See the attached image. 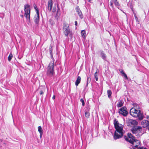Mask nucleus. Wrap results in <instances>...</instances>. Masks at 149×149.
Returning a JSON list of instances; mask_svg holds the SVG:
<instances>
[{"instance_id": "nucleus-1", "label": "nucleus", "mask_w": 149, "mask_h": 149, "mask_svg": "<svg viewBox=\"0 0 149 149\" xmlns=\"http://www.w3.org/2000/svg\"><path fill=\"white\" fill-rule=\"evenodd\" d=\"M114 125L116 131L113 136L115 140L121 138L123 136L125 132L123 130L124 126L119 123L116 120L114 121Z\"/></svg>"}, {"instance_id": "nucleus-2", "label": "nucleus", "mask_w": 149, "mask_h": 149, "mask_svg": "<svg viewBox=\"0 0 149 149\" xmlns=\"http://www.w3.org/2000/svg\"><path fill=\"white\" fill-rule=\"evenodd\" d=\"M64 25L63 28V30L65 35L68 37V35L70 36H72V33L71 30L70 29L69 25L65 23H64Z\"/></svg>"}, {"instance_id": "nucleus-3", "label": "nucleus", "mask_w": 149, "mask_h": 149, "mask_svg": "<svg viewBox=\"0 0 149 149\" xmlns=\"http://www.w3.org/2000/svg\"><path fill=\"white\" fill-rule=\"evenodd\" d=\"M54 63L53 61H51L47 67V74L49 77L53 76L54 73Z\"/></svg>"}, {"instance_id": "nucleus-4", "label": "nucleus", "mask_w": 149, "mask_h": 149, "mask_svg": "<svg viewBox=\"0 0 149 149\" xmlns=\"http://www.w3.org/2000/svg\"><path fill=\"white\" fill-rule=\"evenodd\" d=\"M142 128L141 127L137 126L134 127L131 129L132 133L137 137H139L142 134L141 131Z\"/></svg>"}, {"instance_id": "nucleus-5", "label": "nucleus", "mask_w": 149, "mask_h": 149, "mask_svg": "<svg viewBox=\"0 0 149 149\" xmlns=\"http://www.w3.org/2000/svg\"><path fill=\"white\" fill-rule=\"evenodd\" d=\"M24 16L27 20H29L30 15V5L28 4H25L24 6Z\"/></svg>"}, {"instance_id": "nucleus-6", "label": "nucleus", "mask_w": 149, "mask_h": 149, "mask_svg": "<svg viewBox=\"0 0 149 149\" xmlns=\"http://www.w3.org/2000/svg\"><path fill=\"white\" fill-rule=\"evenodd\" d=\"M124 138L125 140L131 144L136 139L135 137L130 133L127 134V136H124Z\"/></svg>"}, {"instance_id": "nucleus-7", "label": "nucleus", "mask_w": 149, "mask_h": 149, "mask_svg": "<svg viewBox=\"0 0 149 149\" xmlns=\"http://www.w3.org/2000/svg\"><path fill=\"white\" fill-rule=\"evenodd\" d=\"M140 113V111L139 110L136 109L134 107L131 108L130 111V114L134 117H137Z\"/></svg>"}, {"instance_id": "nucleus-8", "label": "nucleus", "mask_w": 149, "mask_h": 149, "mask_svg": "<svg viewBox=\"0 0 149 149\" xmlns=\"http://www.w3.org/2000/svg\"><path fill=\"white\" fill-rule=\"evenodd\" d=\"M118 113L119 114L123 116H126L128 114V112L126 107H123L118 110Z\"/></svg>"}, {"instance_id": "nucleus-9", "label": "nucleus", "mask_w": 149, "mask_h": 149, "mask_svg": "<svg viewBox=\"0 0 149 149\" xmlns=\"http://www.w3.org/2000/svg\"><path fill=\"white\" fill-rule=\"evenodd\" d=\"M133 149L134 148H137L141 146V143L139 141L135 139L134 141L131 143Z\"/></svg>"}, {"instance_id": "nucleus-10", "label": "nucleus", "mask_w": 149, "mask_h": 149, "mask_svg": "<svg viewBox=\"0 0 149 149\" xmlns=\"http://www.w3.org/2000/svg\"><path fill=\"white\" fill-rule=\"evenodd\" d=\"M141 124L143 127H147L149 131V121L147 120H143L141 123Z\"/></svg>"}, {"instance_id": "nucleus-11", "label": "nucleus", "mask_w": 149, "mask_h": 149, "mask_svg": "<svg viewBox=\"0 0 149 149\" xmlns=\"http://www.w3.org/2000/svg\"><path fill=\"white\" fill-rule=\"evenodd\" d=\"M35 8L36 10V15L34 17V21L35 23L37 24L39 21V13L37 9H36V7H35Z\"/></svg>"}, {"instance_id": "nucleus-12", "label": "nucleus", "mask_w": 149, "mask_h": 149, "mask_svg": "<svg viewBox=\"0 0 149 149\" xmlns=\"http://www.w3.org/2000/svg\"><path fill=\"white\" fill-rule=\"evenodd\" d=\"M53 2L52 0H48L47 3V8L48 10L50 11H51Z\"/></svg>"}, {"instance_id": "nucleus-13", "label": "nucleus", "mask_w": 149, "mask_h": 149, "mask_svg": "<svg viewBox=\"0 0 149 149\" xmlns=\"http://www.w3.org/2000/svg\"><path fill=\"white\" fill-rule=\"evenodd\" d=\"M124 104V102L122 100L119 101L117 104V107L119 108L123 106Z\"/></svg>"}, {"instance_id": "nucleus-14", "label": "nucleus", "mask_w": 149, "mask_h": 149, "mask_svg": "<svg viewBox=\"0 0 149 149\" xmlns=\"http://www.w3.org/2000/svg\"><path fill=\"white\" fill-rule=\"evenodd\" d=\"M129 123L131 125L134 126L138 124V122L136 120L132 119H130L129 120Z\"/></svg>"}, {"instance_id": "nucleus-15", "label": "nucleus", "mask_w": 149, "mask_h": 149, "mask_svg": "<svg viewBox=\"0 0 149 149\" xmlns=\"http://www.w3.org/2000/svg\"><path fill=\"white\" fill-rule=\"evenodd\" d=\"M38 131L40 134V139L42 138V136L43 134V130L42 128V127L40 126L38 127Z\"/></svg>"}, {"instance_id": "nucleus-16", "label": "nucleus", "mask_w": 149, "mask_h": 149, "mask_svg": "<svg viewBox=\"0 0 149 149\" xmlns=\"http://www.w3.org/2000/svg\"><path fill=\"white\" fill-rule=\"evenodd\" d=\"M81 79V77L80 76H78L77 77V79L75 82V84L76 86H78L79 84L80 83Z\"/></svg>"}, {"instance_id": "nucleus-17", "label": "nucleus", "mask_w": 149, "mask_h": 149, "mask_svg": "<svg viewBox=\"0 0 149 149\" xmlns=\"http://www.w3.org/2000/svg\"><path fill=\"white\" fill-rule=\"evenodd\" d=\"M85 117L86 118H89L90 116V113L89 109H87V110H85Z\"/></svg>"}, {"instance_id": "nucleus-18", "label": "nucleus", "mask_w": 149, "mask_h": 149, "mask_svg": "<svg viewBox=\"0 0 149 149\" xmlns=\"http://www.w3.org/2000/svg\"><path fill=\"white\" fill-rule=\"evenodd\" d=\"M101 56V57L102 58L104 59L105 60L107 57L106 55L105 54L103 51H102L101 52V54H100Z\"/></svg>"}, {"instance_id": "nucleus-19", "label": "nucleus", "mask_w": 149, "mask_h": 149, "mask_svg": "<svg viewBox=\"0 0 149 149\" xmlns=\"http://www.w3.org/2000/svg\"><path fill=\"white\" fill-rule=\"evenodd\" d=\"M52 47L51 46L49 47V51L50 53V55L51 56V58L52 59L53 58V55H52Z\"/></svg>"}, {"instance_id": "nucleus-20", "label": "nucleus", "mask_w": 149, "mask_h": 149, "mask_svg": "<svg viewBox=\"0 0 149 149\" xmlns=\"http://www.w3.org/2000/svg\"><path fill=\"white\" fill-rule=\"evenodd\" d=\"M98 70L97 69L96 72L94 74V77L95 78V80L96 81H97L98 80Z\"/></svg>"}, {"instance_id": "nucleus-21", "label": "nucleus", "mask_w": 149, "mask_h": 149, "mask_svg": "<svg viewBox=\"0 0 149 149\" xmlns=\"http://www.w3.org/2000/svg\"><path fill=\"white\" fill-rule=\"evenodd\" d=\"M81 35L83 38H84L85 37L86 31L84 30H82L81 31Z\"/></svg>"}, {"instance_id": "nucleus-22", "label": "nucleus", "mask_w": 149, "mask_h": 149, "mask_svg": "<svg viewBox=\"0 0 149 149\" xmlns=\"http://www.w3.org/2000/svg\"><path fill=\"white\" fill-rule=\"evenodd\" d=\"M113 0V1H114V3L115 5V6L117 7H119L120 6V5L119 4V3H118V2L117 1V0Z\"/></svg>"}, {"instance_id": "nucleus-23", "label": "nucleus", "mask_w": 149, "mask_h": 149, "mask_svg": "<svg viewBox=\"0 0 149 149\" xmlns=\"http://www.w3.org/2000/svg\"><path fill=\"white\" fill-rule=\"evenodd\" d=\"M13 57V54L11 53H10L8 57V60L9 61H11L12 58Z\"/></svg>"}, {"instance_id": "nucleus-24", "label": "nucleus", "mask_w": 149, "mask_h": 149, "mask_svg": "<svg viewBox=\"0 0 149 149\" xmlns=\"http://www.w3.org/2000/svg\"><path fill=\"white\" fill-rule=\"evenodd\" d=\"M120 72L122 74L123 76H124V77L126 79H128V78L127 75L123 71H121Z\"/></svg>"}, {"instance_id": "nucleus-25", "label": "nucleus", "mask_w": 149, "mask_h": 149, "mask_svg": "<svg viewBox=\"0 0 149 149\" xmlns=\"http://www.w3.org/2000/svg\"><path fill=\"white\" fill-rule=\"evenodd\" d=\"M108 97L110 98L112 92L110 90H108L107 91Z\"/></svg>"}, {"instance_id": "nucleus-26", "label": "nucleus", "mask_w": 149, "mask_h": 149, "mask_svg": "<svg viewBox=\"0 0 149 149\" xmlns=\"http://www.w3.org/2000/svg\"><path fill=\"white\" fill-rule=\"evenodd\" d=\"M137 117H139V119L140 120H142L143 118V116L142 114H141L140 113H139V114Z\"/></svg>"}, {"instance_id": "nucleus-27", "label": "nucleus", "mask_w": 149, "mask_h": 149, "mask_svg": "<svg viewBox=\"0 0 149 149\" xmlns=\"http://www.w3.org/2000/svg\"><path fill=\"white\" fill-rule=\"evenodd\" d=\"M78 14L79 15V16L80 18H81V19H82L83 18V15L82 14L81 12H80L78 13Z\"/></svg>"}, {"instance_id": "nucleus-28", "label": "nucleus", "mask_w": 149, "mask_h": 149, "mask_svg": "<svg viewBox=\"0 0 149 149\" xmlns=\"http://www.w3.org/2000/svg\"><path fill=\"white\" fill-rule=\"evenodd\" d=\"M75 9L77 13L80 12H80H81L78 6L76 7Z\"/></svg>"}, {"instance_id": "nucleus-29", "label": "nucleus", "mask_w": 149, "mask_h": 149, "mask_svg": "<svg viewBox=\"0 0 149 149\" xmlns=\"http://www.w3.org/2000/svg\"><path fill=\"white\" fill-rule=\"evenodd\" d=\"M80 101L82 103V105L83 106H84L85 105L84 102V100L83 99H81Z\"/></svg>"}, {"instance_id": "nucleus-30", "label": "nucleus", "mask_w": 149, "mask_h": 149, "mask_svg": "<svg viewBox=\"0 0 149 149\" xmlns=\"http://www.w3.org/2000/svg\"><path fill=\"white\" fill-rule=\"evenodd\" d=\"M134 17H135V19L136 20V21L138 22H139V21L138 20V18L136 16V15L135 14L134 15Z\"/></svg>"}, {"instance_id": "nucleus-31", "label": "nucleus", "mask_w": 149, "mask_h": 149, "mask_svg": "<svg viewBox=\"0 0 149 149\" xmlns=\"http://www.w3.org/2000/svg\"><path fill=\"white\" fill-rule=\"evenodd\" d=\"M58 8V9L57 12V15H58L59 14V15H60V13H59V11L60 10V9L59 8Z\"/></svg>"}, {"instance_id": "nucleus-32", "label": "nucleus", "mask_w": 149, "mask_h": 149, "mask_svg": "<svg viewBox=\"0 0 149 149\" xmlns=\"http://www.w3.org/2000/svg\"><path fill=\"white\" fill-rule=\"evenodd\" d=\"M44 91H40V95L43 94L44 93Z\"/></svg>"}, {"instance_id": "nucleus-33", "label": "nucleus", "mask_w": 149, "mask_h": 149, "mask_svg": "<svg viewBox=\"0 0 149 149\" xmlns=\"http://www.w3.org/2000/svg\"><path fill=\"white\" fill-rule=\"evenodd\" d=\"M113 1H110V6H111L112 7L113 6Z\"/></svg>"}, {"instance_id": "nucleus-34", "label": "nucleus", "mask_w": 149, "mask_h": 149, "mask_svg": "<svg viewBox=\"0 0 149 149\" xmlns=\"http://www.w3.org/2000/svg\"><path fill=\"white\" fill-rule=\"evenodd\" d=\"M75 23V25L76 26L77 25V21H75L74 22Z\"/></svg>"}, {"instance_id": "nucleus-35", "label": "nucleus", "mask_w": 149, "mask_h": 149, "mask_svg": "<svg viewBox=\"0 0 149 149\" xmlns=\"http://www.w3.org/2000/svg\"><path fill=\"white\" fill-rule=\"evenodd\" d=\"M56 7L54 8H53V12H54L56 10Z\"/></svg>"}, {"instance_id": "nucleus-36", "label": "nucleus", "mask_w": 149, "mask_h": 149, "mask_svg": "<svg viewBox=\"0 0 149 149\" xmlns=\"http://www.w3.org/2000/svg\"><path fill=\"white\" fill-rule=\"evenodd\" d=\"M55 95H54L53 96L52 98L53 99H55Z\"/></svg>"}, {"instance_id": "nucleus-37", "label": "nucleus", "mask_w": 149, "mask_h": 149, "mask_svg": "<svg viewBox=\"0 0 149 149\" xmlns=\"http://www.w3.org/2000/svg\"><path fill=\"white\" fill-rule=\"evenodd\" d=\"M147 119H149V116H147L146 117Z\"/></svg>"}, {"instance_id": "nucleus-38", "label": "nucleus", "mask_w": 149, "mask_h": 149, "mask_svg": "<svg viewBox=\"0 0 149 149\" xmlns=\"http://www.w3.org/2000/svg\"><path fill=\"white\" fill-rule=\"evenodd\" d=\"M88 1L89 2H91V0H88Z\"/></svg>"}, {"instance_id": "nucleus-39", "label": "nucleus", "mask_w": 149, "mask_h": 149, "mask_svg": "<svg viewBox=\"0 0 149 149\" xmlns=\"http://www.w3.org/2000/svg\"><path fill=\"white\" fill-rule=\"evenodd\" d=\"M21 16L22 17H24V16H23V15H21Z\"/></svg>"}, {"instance_id": "nucleus-40", "label": "nucleus", "mask_w": 149, "mask_h": 149, "mask_svg": "<svg viewBox=\"0 0 149 149\" xmlns=\"http://www.w3.org/2000/svg\"><path fill=\"white\" fill-rule=\"evenodd\" d=\"M88 83L87 82V84H86V86H88Z\"/></svg>"}, {"instance_id": "nucleus-41", "label": "nucleus", "mask_w": 149, "mask_h": 149, "mask_svg": "<svg viewBox=\"0 0 149 149\" xmlns=\"http://www.w3.org/2000/svg\"><path fill=\"white\" fill-rule=\"evenodd\" d=\"M88 78L87 79V81H88Z\"/></svg>"}]
</instances>
